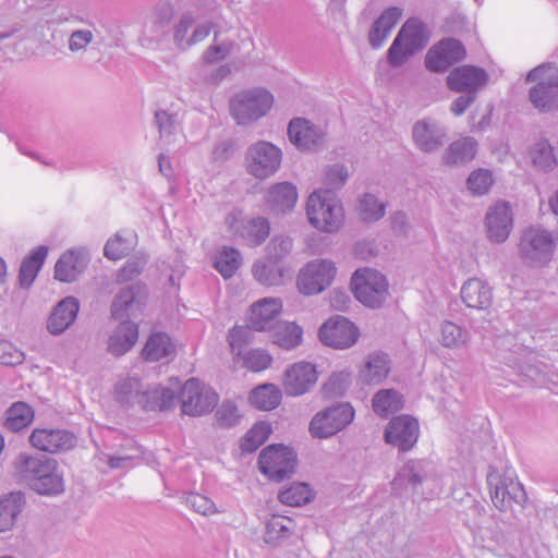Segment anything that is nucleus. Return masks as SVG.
I'll return each instance as SVG.
<instances>
[{
    "label": "nucleus",
    "instance_id": "obj_64",
    "mask_svg": "<svg viewBox=\"0 0 558 558\" xmlns=\"http://www.w3.org/2000/svg\"><path fill=\"white\" fill-rule=\"evenodd\" d=\"M24 360V353L10 341L0 339V363L4 365H17Z\"/></svg>",
    "mask_w": 558,
    "mask_h": 558
},
{
    "label": "nucleus",
    "instance_id": "obj_32",
    "mask_svg": "<svg viewBox=\"0 0 558 558\" xmlns=\"http://www.w3.org/2000/svg\"><path fill=\"white\" fill-rule=\"evenodd\" d=\"M80 311V302L74 296H66L52 308L47 319V330L52 336L62 335L75 322Z\"/></svg>",
    "mask_w": 558,
    "mask_h": 558
},
{
    "label": "nucleus",
    "instance_id": "obj_25",
    "mask_svg": "<svg viewBox=\"0 0 558 558\" xmlns=\"http://www.w3.org/2000/svg\"><path fill=\"white\" fill-rule=\"evenodd\" d=\"M283 310L280 298L266 296L251 304L246 319L255 331H269L276 324Z\"/></svg>",
    "mask_w": 558,
    "mask_h": 558
},
{
    "label": "nucleus",
    "instance_id": "obj_38",
    "mask_svg": "<svg viewBox=\"0 0 558 558\" xmlns=\"http://www.w3.org/2000/svg\"><path fill=\"white\" fill-rule=\"evenodd\" d=\"M271 343L284 351H291L303 342V328L289 320H278L268 331Z\"/></svg>",
    "mask_w": 558,
    "mask_h": 558
},
{
    "label": "nucleus",
    "instance_id": "obj_61",
    "mask_svg": "<svg viewBox=\"0 0 558 558\" xmlns=\"http://www.w3.org/2000/svg\"><path fill=\"white\" fill-rule=\"evenodd\" d=\"M232 51V45L230 43H219L215 37L214 44L210 45L203 56V63L210 65L225 60Z\"/></svg>",
    "mask_w": 558,
    "mask_h": 558
},
{
    "label": "nucleus",
    "instance_id": "obj_62",
    "mask_svg": "<svg viewBox=\"0 0 558 558\" xmlns=\"http://www.w3.org/2000/svg\"><path fill=\"white\" fill-rule=\"evenodd\" d=\"M216 416L221 425L230 427L240 422L241 413L233 401L227 400L218 408Z\"/></svg>",
    "mask_w": 558,
    "mask_h": 558
},
{
    "label": "nucleus",
    "instance_id": "obj_1",
    "mask_svg": "<svg viewBox=\"0 0 558 558\" xmlns=\"http://www.w3.org/2000/svg\"><path fill=\"white\" fill-rule=\"evenodd\" d=\"M11 474L40 495H57L64 489L56 461L45 456L20 453L12 462Z\"/></svg>",
    "mask_w": 558,
    "mask_h": 558
},
{
    "label": "nucleus",
    "instance_id": "obj_33",
    "mask_svg": "<svg viewBox=\"0 0 558 558\" xmlns=\"http://www.w3.org/2000/svg\"><path fill=\"white\" fill-rule=\"evenodd\" d=\"M29 441L33 447L48 452H57L71 449L75 446L76 439L73 434L62 429H35Z\"/></svg>",
    "mask_w": 558,
    "mask_h": 558
},
{
    "label": "nucleus",
    "instance_id": "obj_34",
    "mask_svg": "<svg viewBox=\"0 0 558 558\" xmlns=\"http://www.w3.org/2000/svg\"><path fill=\"white\" fill-rule=\"evenodd\" d=\"M390 372L388 355L383 352H373L365 357L357 372V383L362 386H376L381 384Z\"/></svg>",
    "mask_w": 558,
    "mask_h": 558
},
{
    "label": "nucleus",
    "instance_id": "obj_18",
    "mask_svg": "<svg viewBox=\"0 0 558 558\" xmlns=\"http://www.w3.org/2000/svg\"><path fill=\"white\" fill-rule=\"evenodd\" d=\"M433 484V493H440L442 487L440 481L434 476L433 468L425 461H409L398 471L392 486L395 490H416L421 484Z\"/></svg>",
    "mask_w": 558,
    "mask_h": 558
},
{
    "label": "nucleus",
    "instance_id": "obj_14",
    "mask_svg": "<svg viewBox=\"0 0 558 558\" xmlns=\"http://www.w3.org/2000/svg\"><path fill=\"white\" fill-rule=\"evenodd\" d=\"M359 327L349 318L335 315L324 322L317 331L319 341L335 350H348L360 339Z\"/></svg>",
    "mask_w": 558,
    "mask_h": 558
},
{
    "label": "nucleus",
    "instance_id": "obj_12",
    "mask_svg": "<svg viewBox=\"0 0 558 558\" xmlns=\"http://www.w3.org/2000/svg\"><path fill=\"white\" fill-rule=\"evenodd\" d=\"M354 416L350 403L339 402L318 411L310 422L308 432L314 438L327 439L347 428Z\"/></svg>",
    "mask_w": 558,
    "mask_h": 558
},
{
    "label": "nucleus",
    "instance_id": "obj_11",
    "mask_svg": "<svg viewBox=\"0 0 558 558\" xmlns=\"http://www.w3.org/2000/svg\"><path fill=\"white\" fill-rule=\"evenodd\" d=\"M289 142L301 153H316L326 146L327 125L304 117L292 118L287 126Z\"/></svg>",
    "mask_w": 558,
    "mask_h": 558
},
{
    "label": "nucleus",
    "instance_id": "obj_51",
    "mask_svg": "<svg viewBox=\"0 0 558 558\" xmlns=\"http://www.w3.org/2000/svg\"><path fill=\"white\" fill-rule=\"evenodd\" d=\"M353 374L344 368L332 372L322 386V392L327 398L342 397L351 386Z\"/></svg>",
    "mask_w": 558,
    "mask_h": 558
},
{
    "label": "nucleus",
    "instance_id": "obj_36",
    "mask_svg": "<svg viewBox=\"0 0 558 558\" xmlns=\"http://www.w3.org/2000/svg\"><path fill=\"white\" fill-rule=\"evenodd\" d=\"M435 338L442 348L458 351L470 344L471 333L464 326L450 319H444L438 324Z\"/></svg>",
    "mask_w": 558,
    "mask_h": 558
},
{
    "label": "nucleus",
    "instance_id": "obj_5",
    "mask_svg": "<svg viewBox=\"0 0 558 558\" xmlns=\"http://www.w3.org/2000/svg\"><path fill=\"white\" fill-rule=\"evenodd\" d=\"M430 33L417 19L408 20L400 28L387 52V60L392 68L402 66L411 57L425 48Z\"/></svg>",
    "mask_w": 558,
    "mask_h": 558
},
{
    "label": "nucleus",
    "instance_id": "obj_42",
    "mask_svg": "<svg viewBox=\"0 0 558 558\" xmlns=\"http://www.w3.org/2000/svg\"><path fill=\"white\" fill-rule=\"evenodd\" d=\"M47 255L48 247L40 245L23 259L19 274V282L22 288L28 289L33 284Z\"/></svg>",
    "mask_w": 558,
    "mask_h": 558
},
{
    "label": "nucleus",
    "instance_id": "obj_28",
    "mask_svg": "<svg viewBox=\"0 0 558 558\" xmlns=\"http://www.w3.org/2000/svg\"><path fill=\"white\" fill-rule=\"evenodd\" d=\"M446 135V129L430 118L418 120L412 128L415 147L426 154L439 150L445 143Z\"/></svg>",
    "mask_w": 558,
    "mask_h": 558
},
{
    "label": "nucleus",
    "instance_id": "obj_37",
    "mask_svg": "<svg viewBox=\"0 0 558 558\" xmlns=\"http://www.w3.org/2000/svg\"><path fill=\"white\" fill-rule=\"evenodd\" d=\"M87 266V258L81 250L63 253L54 266V278L62 282L75 281Z\"/></svg>",
    "mask_w": 558,
    "mask_h": 558
},
{
    "label": "nucleus",
    "instance_id": "obj_55",
    "mask_svg": "<svg viewBox=\"0 0 558 558\" xmlns=\"http://www.w3.org/2000/svg\"><path fill=\"white\" fill-rule=\"evenodd\" d=\"M272 432L270 423L259 421L255 423L241 440V449L245 452H253L260 447Z\"/></svg>",
    "mask_w": 558,
    "mask_h": 558
},
{
    "label": "nucleus",
    "instance_id": "obj_21",
    "mask_svg": "<svg viewBox=\"0 0 558 558\" xmlns=\"http://www.w3.org/2000/svg\"><path fill=\"white\" fill-rule=\"evenodd\" d=\"M147 289L141 282H134L123 287L116 294L111 306V316L116 319L135 317L146 304Z\"/></svg>",
    "mask_w": 558,
    "mask_h": 558
},
{
    "label": "nucleus",
    "instance_id": "obj_31",
    "mask_svg": "<svg viewBox=\"0 0 558 558\" xmlns=\"http://www.w3.org/2000/svg\"><path fill=\"white\" fill-rule=\"evenodd\" d=\"M138 326L130 319H123L108 335L106 350L113 356H122L136 344Z\"/></svg>",
    "mask_w": 558,
    "mask_h": 558
},
{
    "label": "nucleus",
    "instance_id": "obj_48",
    "mask_svg": "<svg viewBox=\"0 0 558 558\" xmlns=\"http://www.w3.org/2000/svg\"><path fill=\"white\" fill-rule=\"evenodd\" d=\"M241 265V252L234 247L223 246L215 255L214 267L225 279L231 278Z\"/></svg>",
    "mask_w": 558,
    "mask_h": 558
},
{
    "label": "nucleus",
    "instance_id": "obj_23",
    "mask_svg": "<svg viewBox=\"0 0 558 558\" xmlns=\"http://www.w3.org/2000/svg\"><path fill=\"white\" fill-rule=\"evenodd\" d=\"M465 56V49L460 41L446 38L435 44L425 54V66L435 73L445 72L453 63L461 61Z\"/></svg>",
    "mask_w": 558,
    "mask_h": 558
},
{
    "label": "nucleus",
    "instance_id": "obj_40",
    "mask_svg": "<svg viewBox=\"0 0 558 558\" xmlns=\"http://www.w3.org/2000/svg\"><path fill=\"white\" fill-rule=\"evenodd\" d=\"M476 154V140L471 136H463L449 144L441 155V162L445 166H463L472 161Z\"/></svg>",
    "mask_w": 558,
    "mask_h": 558
},
{
    "label": "nucleus",
    "instance_id": "obj_56",
    "mask_svg": "<svg viewBox=\"0 0 558 558\" xmlns=\"http://www.w3.org/2000/svg\"><path fill=\"white\" fill-rule=\"evenodd\" d=\"M494 181V174L490 170L477 168L469 174L465 185L473 196H483L489 192Z\"/></svg>",
    "mask_w": 558,
    "mask_h": 558
},
{
    "label": "nucleus",
    "instance_id": "obj_60",
    "mask_svg": "<svg viewBox=\"0 0 558 558\" xmlns=\"http://www.w3.org/2000/svg\"><path fill=\"white\" fill-rule=\"evenodd\" d=\"M195 22V17L191 12L181 15L179 22L174 26L173 39L180 49L189 48L190 29Z\"/></svg>",
    "mask_w": 558,
    "mask_h": 558
},
{
    "label": "nucleus",
    "instance_id": "obj_2",
    "mask_svg": "<svg viewBox=\"0 0 558 558\" xmlns=\"http://www.w3.org/2000/svg\"><path fill=\"white\" fill-rule=\"evenodd\" d=\"M178 379H170L167 386H147L132 376L121 377L114 385V398L124 405H140L145 410H169L174 407Z\"/></svg>",
    "mask_w": 558,
    "mask_h": 558
},
{
    "label": "nucleus",
    "instance_id": "obj_26",
    "mask_svg": "<svg viewBox=\"0 0 558 558\" xmlns=\"http://www.w3.org/2000/svg\"><path fill=\"white\" fill-rule=\"evenodd\" d=\"M418 434V422L414 417L399 415L388 423L385 429V440L401 451H408L416 444Z\"/></svg>",
    "mask_w": 558,
    "mask_h": 558
},
{
    "label": "nucleus",
    "instance_id": "obj_29",
    "mask_svg": "<svg viewBox=\"0 0 558 558\" xmlns=\"http://www.w3.org/2000/svg\"><path fill=\"white\" fill-rule=\"evenodd\" d=\"M173 15L174 9L170 3L158 4L144 22L141 44L148 46L160 40L167 34Z\"/></svg>",
    "mask_w": 558,
    "mask_h": 558
},
{
    "label": "nucleus",
    "instance_id": "obj_10",
    "mask_svg": "<svg viewBox=\"0 0 558 558\" xmlns=\"http://www.w3.org/2000/svg\"><path fill=\"white\" fill-rule=\"evenodd\" d=\"M336 276L337 266L332 259L314 258L299 269L296 288L303 295H317L332 284Z\"/></svg>",
    "mask_w": 558,
    "mask_h": 558
},
{
    "label": "nucleus",
    "instance_id": "obj_6",
    "mask_svg": "<svg viewBox=\"0 0 558 558\" xmlns=\"http://www.w3.org/2000/svg\"><path fill=\"white\" fill-rule=\"evenodd\" d=\"M155 122L159 130V147L161 149L158 157L159 171L165 177H170L172 168L169 154L180 150L186 143L181 129V117L179 111L159 109L155 112Z\"/></svg>",
    "mask_w": 558,
    "mask_h": 558
},
{
    "label": "nucleus",
    "instance_id": "obj_63",
    "mask_svg": "<svg viewBox=\"0 0 558 558\" xmlns=\"http://www.w3.org/2000/svg\"><path fill=\"white\" fill-rule=\"evenodd\" d=\"M292 248V240L289 236H276L267 245V256L280 262Z\"/></svg>",
    "mask_w": 558,
    "mask_h": 558
},
{
    "label": "nucleus",
    "instance_id": "obj_13",
    "mask_svg": "<svg viewBox=\"0 0 558 558\" xmlns=\"http://www.w3.org/2000/svg\"><path fill=\"white\" fill-rule=\"evenodd\" d=\"M229 232L241 239L250 247L262 245L270 234V223L262 216H247L234 208L225 219Z\"/></svg>",
    "mask_w": 558,
    "mask_h": 558
},
{
    "label": "nucleus",
    "instance_id": "obj_43",
    "mask_svg": "<svg viewBox=\"0 0 558 558\" xmlns=\"http://www.w3.org/2000/svg\"><path fill=\"white\" fill-rule=\"evenodd\" d=\"M281 390L274 384H263L251 390L248 401L258 410L270 411L281 402Z\"/></svg>",
    "mask_w": 558,
    "mask_h": 558
},
{
    "label": "nucleus",
    "instance_id": "obj_30",
    "mask_svg": "<svg viewBox=\"0 0 558 558\" xmlns=\"http://www.w3.org/2000/svg\"><path fill=\"white\" fill-rule=\"evenodd\" d=\"M252 275L264 287H280L291 277L289 268L267 255L253 263Z\"/></svg>",
    "mask_w": 558,
    "mask_h": 558
},
{
    "label": "nucleus",
    "instance_id": "obj_54",
    "mask_svg": "<svg viewBox=\"0 0 558 558\" xmlns=\"http://www.w3.org/2000/svg\"><path fill=\"white\" fill-rule=\"evenodd\" d=\"M386 205L372 193H364L359 198L357 213L364 221H377L385 216Z\"/></svg>",
    "mask_w": 558,
    "mask_h": 558
},
{
    "label": "nucleus",
    "instance_id": "obj_53",
    "mask_svg": "<svg viewBox=\"0 0 558 558\" xmlns=\"http://www.w3.org/2000/svg\"><path fill=\"white\" fill-rule=\"evenodd\" d=\"M33 418L32 408L24 402H16L7 411L5 426L13 432H19L28 426Z\"/></svg>",
    "mask_w": 558,
    "mask_h": 558
},
{
    "label": "nucleus",
    "instance_id": "obj_41",
    "mask_svg": "<svg viewBox=\"0 0 558 558\" xmlns=\"http://www.w3.org/2000/svg\"><path fill=\"white\" fill-rule=\"evenodd\" d=\"M402 15V10L392 7L385 10L374 22L369 31L368 39L373 48H379L387 39L392 28L396 26Z\"/></svg>",
    "mask_w": 558,
    "mask_h": 558
},
{
    "label": "nucleus",
    "instance_id": "obj_59",
    "mask_svg": "<svg viewBox=\"0 0 558 558\" xmlns=\"http://www.w3.org/2000/svg\"><path fill=\"white\" fill-rule=\"evenodd\" d=\"M186 505L202 515L208 517L221 512L209 497L198 493H191L186 497Z\"/></svg>",
    "mask_w": 558,
    "mask_h": 558
},
{
    "label": "nucleus",
    "instance_id": "obj_19",
    "mask_svg": "<svg viewBox=\"0 0 558 558\" xmlns=\"http://www.w3.org/2000/svg\"><path fill=\"white\" fill-rule=\"evenodd\" d=\"M487 484L494 506L501 511L507 510L512 501L522 504L525 500L522 485L511 475L501 476L497 471L490 470Z\"/></svg>",
    "mask_w": 558,
    "mask_h": 558
},
{
    "label": "nucleus",
    "instance_id": "obj_3",
    "mask_svg": "<svg viewBox=\"0 0 558 558\" xmlns=\"http://www.w3.org/2000/svg\"><path fill=\"white\" fill-rule=\"evenodd\" d=\"M305 216L312 228L326 234L341 230L345 221V211L341 199L329 190H314L305 201Z\"/></svg>",
    "mask_w": 558,
    "mask_h": 558
},
{
    "label": "nucleus",
    "instance_id": "obj_45",
    "mask_svg": "<svg viewBox=\"0 0 558 558\" xmlns=\"http://www.w3.org/2000/svg\"><path fill=\"white\" fill-rule=\"evenodd\" d=\"M174 350L175 345L167 333L155 332L148 338L142 355L146 361H159L172 356Z\"/></svg>",
    "mask_w": 558,
    "mask_h": 558
},
{
    "label": "nucleus",
    "instance_id": "obj_22",
    "mask_svg": "<svg viewBox=\"0 0 558 558\" xmlns=\"http://www.w3.org/2000/svg\"><path fill=\"white\" fill-rule=\"evenodd\" d=\"M484 223L490 242L496 244L506 242L513 229V211L510 204L499 201L489 206Z\"/></svg>",
    "mask_w": 558,
    "mask_h": 558
},
{
    "label": "nucleus",
    "instance_id": "obj_15",
    "mask_svg": "<svg viewBox=\"0 0 558 558\" xmlns=\"http://www.w3.org/2000/svg\"><path fill=\"white\" fill-rule=\"evenodd\" d=\"M180 402L184 414L198 416L210 412L217 405L218 395L209 386L191 378L181 388Z\"/></svg>",
    "mask_w": 558,
    "mask_h": 558
},
{
    "label": "nucleus",
    "instance_id": "obj_50",
    "mask_svg": "<svg viewBox=\"0 0 558 558\" xmlns=\"http://www.w3.org/2000/svg\"><path fill=\"white\" fill-rule=\"evenodd\" d=\"M278 498L283 505L301 507L314 498V492L308 484L296 482L281 489Z\"/></svg>",
    "mask_w": 558,
    "mask_h": 558
},
{
    "label": "nucleus",
    "instance_id": "obj_16",
    "mask_svg": "<svg viewBox=\"0 0 558 558\" xmlns=\"http://www.w3.org/2000/svg\"><path fill=\"white\" fill-rule=\"evenodd\" d=\"M296 454L284 445H270L262 450L258 458L260 472L270 480L280 481L293 473Z\"/></svg>",
    "mask_w": 558,
    "mask_h": 558
},
{
    "label": "nucleus",
    "instance_id": "obj_39",
    "mask_svg": "<svg viewBox=\"0 0 558 558\" xmlns=\"http://www.w3.org/2000/svg\"><path fill=\"white\" fill-rule=\"evenodd\" d=\"M24 506L25 497L21 492H11L0 496V533L14 530Z\"/></svg>",
    "mask_w": 558,
    "mask_h": 558
},
{
    "label": "nucleus",
    "instance_id": "obj_44",
    "mask_svg": "<svg viewBox=\"0 0 558 558\" xmlns=\"http://www.w3.org/2000/svg\"><path fill=\"white\" fill-rule=\"evenodd\" d=\"M529 157L535 169L542 172H550L557 166V157L554 147L545 138L536 141L531 146Z\"/></svg>",
    "mask_w": 558,
    "mask_h": 558
},
{
    "label": "nucleus",
    "instance_id": "obj_8",
    "mask_svg": "<svg viewBox=\"0 0 558 558\" xmlns=\"http://www.w3.org/2000/svg\"><path fill=\"white\" fill-rule=\"evenodd\" d=\"M282 149L276 144L259 140L251 144L244 156V166L248 174L258 180L275 175L281 168Z\"/></svg>",
    "mask_w": 558,
    "mask_h": 558
},
{
    "label": "nucleus",
    "instance_id": "obj_47",
    "mask_svg": "<svg viewBox=\"0 0 558 558\" xmlns=\"http://www.w3.org/2000/svg\"><path fill=\"white\" fill-rule=\"evenodd\" d=\"M136 244V235L132 231L123 230L111 236L104 248L105 256L116 260L124 257Z\"/></svg>",
    "mask_w": 558,
    "mask_h": 558
},
{
    "label": "nucleus",
    "instance_id": "obj_58",
    "mask_svg": "<svg viewBox=\"0 0 558 558\" xmlns=\"http://www.w3.org/2000/svg\"><path fill=\"white\" fill-rule=\"evenodd\" d=\"M349 178L348 168L340 163H335L325 167L322 174V182L327 186L326 190L341 189Z\"/></svg>",
    "mask_w": 558,
    "mask_h": 558
},
{
    "label": "nucleus",
    "instance_id": "obj_46",
    "mask_svg": "<svg viewBox=\"0 0 558 558\" xmlns=\"http://www.w3.org/2000/svg\"><path fill=\"white\" fill-rule=\"evenodd\" d=\"M232 361L235 365L245 367L253 373H259L271 366L274 357L266 349L255 348L244 350Z\"/></svg>",
    "mask_w": 558,
    "mask_h": 558
},
{
    "label": "nucleus",
    "instance_id": "obj_35",
    "mask_svg": "<svg viewBox=\"0 0 558 558\" xmlns=\"http://www.w3.org/2000/svg\"><path fill=\"white\" fill-rule=\"evenodd\" d=\"M460 296L469 308L487 310L493 303V289L482 278H470L461 287Z\"/></svg>",
    "mask_w": 558,
    "mask_h": 558
},
{
    "label": "nucleus",
    "instance_id": "obj_7",
    "mask_svg": "<svg viewBox=\"0 0 558 558\" xmlns=\"http://www.w3.org/2000/svg\"><path fill=\"white\" fill-rule=\"evenodd\" d=\"M274 95L264 87L235 94L230 100V113L240 125H250L266 117L274 107Z\"/></svg>",
    "mask_w": 558,
    "mask_h": 558
},
{
    "label": "nucleus",
    "instance_id": "obj_20",
    "mask_svg": "<svg viewBox=\"0 0 558 558\" xmlns=\"http://www.w3.org/2000/svg\"><path fill=\"white\" fill-rule=\"evenodd\" d=\"M318 371L315 364L307 361H299L289 365L282 377V387L286 395L300 397L316 385Z\"/></svg>",
    "mask_w": 558,
    "mask_h": 558
},
{
    "label": "nucleus",
    "instance_id": "obj_24",
    "mask_svg": "<svg viewBox=\"0 0 558 558\" xmlns=\"http://www.w3.org/2000/svg\"><path fill=\"white\" fill-rule=\"evenodd\" d=\"M488 81V73L475 65L457 66L450 71L446 78L450 90L474 96L487 85Z\"/></svg>",
    "mask_w": 558,
    "mask_h": 558
},
{
    "label": "nucleus",
    "instance_id": "obj_9",
    "mask_svg": "<svg viewBox=\"0 0 558 558\" xmlns=\"http://www.w3.org/2000/svg\"><path fill=\"white\" fill-rule=\"evenodd\" d=\"M351 289L355 299L367 307H380L389 295L386 276L373 268H360L351 278Z\"/></svg>",
    "mask_w": 558,
    "mask_h": 558
},
{
    "label": "nucleus",
    "instance_id": "obj_49",
    "mask_svg": "<svg viewBox=\"0 0 558 558\" xmlns=\"http://www.w3.org/2000/svg\"><path fill=\"white\" fill-rule=\"evenodd\" d=\"M294 529L295 523L292 519L282 515H272L266 522L264 541L267 544L275 545L288 538Z\"/></svg>",
    "mask_w": 558,
    "mask_h": 558
},
{
    "label": "nucleus",
    "instance_id": "obj_27",
    "mask_svg": "<svg viewBox=\"0 0 558 558\" xmlns=\"http://www.w3.org/2000/svg\"><path fill=\"white\" fill-rule=\"evenodd\" d=\"M299 199L298 187L289 181L270 184L264 193V205L272 215L290 214Z\"/></svg>",
    "mask_w": 558,
    "mask_h": 558
},
{
    "label": "nucleus",
    "instance_id": "obj_52",
    "mask_svg": "<svg viewBox=\"0 0 558 558\" xmlns=\"http://www.w3.org/2000/svg\"><path fill=\"white\" fill-rule=\"evenodd\" d=\"M373 410L380 416H387L402 408V396L393 389H381L373 398Z\"/></svg>",
    "mask_w": 558,
    "mask_h": 558
},
{
    "label": "nucleus",
    "instance_id": "obj_4",
    "mask_svg": "<svg viewBox=\"0 0 558 558\" xmlns=\"http://www.w3.org/2000/svg\"><path fill=\"white\" fill-rule=\"evenodd\" d=\"M526 82L534 83L529 89V100L541 113L558 111V68L551 63L531 70Z\"/></svg>",
    "mask_w": 558,
    "mask_h": 558
},
{
    "label": "nucleus",
    "instance_id": "obj_17",
    "mask_svg": "<svg viewBox=\"0 0 558 558\" xmlns=\"http://www.w3.org/2000/svg\"><path fill=\"white\" fill-rule=\"evenodd\" d=\"M556 244L549 231L539 226H531L523 231L519 248L530 262L545 263L553 255Z\"/></svg>",
    "mask_w": 558,
    "mask_h": 558
},
{
    "label": "nucleus",
    "instance_id": "obj_57",
    "mask_svg": "<svg viewBox=\"0 0 558 558\" xmlns=\"http://www.w3.org/2000/svg\"><path fill=\"white\" fill-rule=\"evenodd\" d=\"M252 328L247 326H234L231 328L227 336V341L230 348L232 360L246 350L244 347L252 341Z\"/></svg>",
    "mask_w": 558,
    "mask_h": 558
}]
</instances>
